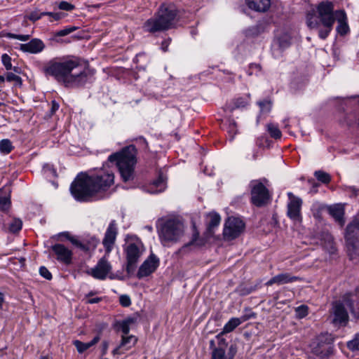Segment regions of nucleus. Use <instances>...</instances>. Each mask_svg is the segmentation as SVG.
<instances>
[{
	"instance_id": "nucleus-61",
	"label": "nucleus",
	"mask_w": 359,
	"mask_h": 359,
	"mask_svg": "<svg viewBox=\"0 0 359 359\" xmlns=\"http://www.w3.org/2000/svg\"><path fill=\"white\" fill-rule=\"evenodd\" d=\"M65 16V14L63 13H54L53 15V19L54 20H59L64 18Z\"/></svg>"
},
{
	"instance_id": "nucleus-41",
	"label": "nucleus",
	"mask_w": 359,
	"mask_h": 359,
	"mask_svg": "<svg viewBox=\"0 0 359 359\" xmlns=\"http://www.w3.org/2000/svg\"><path fill=\"white\" fill-rule=\"evenodd\" d=\"M262 112H269L271 109L272 102L269 100H264L257 102Z\"/></svg>"
},
{
	"instance_id": "nucleus-47",
	"label": "nucleus",
	"mask_w": 359,
	"mask_h": 359,
	"mask_svg": "<svg viewBox=\"0 0 359 359\" xmlns=\"http://www.w3.org/2000/svg\"><path fill=\"white\" fill-rule=\"evenodd\" d=\"M1 62L6 70L12 69L11 57L6 53L1 56Z\"/></svg>"
},
{
	"instance_id": "nucleus-46",
	"label": "nucleus",
	"mask_w": 359,
	"mask_h": 359,
	"mask_svg": "<svg viewBox=\"0 0 359 359\" xmlns=\"http://www.w3.org/2000/svg\"><path fill=\"white\" fill-rule=\"evenodd\" d=\"M6 36L9 39H18L22 41H27L30 39V35L29 34H16L13 33H8Z\"/></svg>"
},
{
	"instance_id": "nucleus-19",
	"label": "nucleus",
	"mask_w": 359,
	"mask_h": 359,
	"mask_svg": "<svg viewBox=\"0 0 359 359\" xmlns=\"http://www.w3.org/2000/svg\"><path fill=\"white\" fill-rule=\"evenodd\" d=\"M300 278L298 276H292L287 273H283L273 276L266 283V285L270 286L273 284L278 285H283L289 283L294 282L297 280H299Z\"/></svg>"
},
{
	"instance_id": "nucleus-64",
	"label": "nucleus",
	"mask_w": 359,
	"mask_h": 359,
	"mask_svg": "<svg viewBox=\"0 0 359 359\" xmlns=\"http://www.w3.org/2000/svg\"><path fill=\"white\" fill-rule=\"evenodd\" d=\"M12 69L17 74L21 73V69L18 67H12Z\"/></svg>"
},
{
	"instance_id": "nucleus-54",
	"label": "nucleus",
	"mask_w": 359,
	"mask_h": 359,
	"mask_svg": "<svg viewBox=\"0 0 359 359\" xmlns=\"http://www.w3.org/2000/svg\"><path fill=\"white\" fill-rule=\"evenodd\" d=\"M255 289H256L255 286V287H252V286L243 287L239 289V293L242 296L248 295V294H250L252 292H253L254 290H255Z\"/></svg>"
},
{
	"instance_id": "nucleus-21",
	"label": "nucleus",
	"mask_w": 359,
	"mask_h": 359,
	"mask_svg": "<svg viewBox=\"0 0 359 359\" xmlns=\"http://www.w3.org/2000/svg\"><path fill=\"white\" fill-rule=\"evenodd\" d=\"M249 8L257 12L264 13L271 6V0H246Z\"/></svg>"
},
{
	"instance_id": "nucleus-28",
	"label": "nucleus",
	"mask_w": 359,
	"mask_h": 359,
	"mask_svg": "<svg viewBox=\"0 0 359 359\" xmlns=\"http://www.w3.org/2000/svg\"><path fill=\"white\" fill-rule=\"evenodd\" d=\"M135 271H121V276H122V279L125 277H130L134 276ZM153 271H137L135 276L138 279H142L149 276Z\"/></svg>"
},
{
	"instance_id": "nucleus-8",
	"label": "nucleus",
	"mask_w": 359,
	"mask_h": 359,
	"mask_svg": "<svg viewBox=\"0 0 359 359\" xmlns=\"http://www.w3.org/2000/svg\"><path fill=\"white\" fill-rule=\"evenodd\" d=\"M251 188V203L256 207L261 208L267 205L270 201L269 189L258 180H252L250 184Z\"/></svg>"
},
{
	"instance_id": "nucleus-36",
	"label": "nucleus",
	"mask_w": 359,
	"mask_h": 359,
	"mask_svg": "<svg viewBox=\"0 0 359 359\" xmlns=\"http://www.w3.org/2000/svg\"><path fill=\"white\" fill-rule=\"evenodd\" d=\"M314 175L318 181L324 184H328L331 181L330 175L325 172L317 170L314 172Z\"/></svg>"
},
{
	"instance_id": "nucleus-52",
	"label": "nucleus",
	"mask_w": 359,
	"mask_h": 359,
	"mask_svg": "<svg viewBox=\"0 0 359 359\" xmlns=\"http://www.w3.org/2000/svg\"><path fill=\"white\" fill-rule=\"evenodd\" d=\"M42 16V12H39V11L35 10L32 11L29 15H27V18L32 22H35L39 20Z\"/></svg>"
},
{
	"instance_id": "nucleus-26",
	"label": "nucleus",
	"mask_w": 359,
	"mask_h": 359,
	"mask_svg": "<svg viewBox=\"0 0 359 359\" xmlns=\"http://www.w3.org/2000/svg\"><path fill=\"white\" fill-rule=\"evenodd\" d=\"M159 259L151 253L138 269H156L159 266Z\"/></svg>"
},
{
	"instance_id": "nucleus-59",
	"label": "nucleus",
	"mask_w": 359,
	"mask_h": 359,
	"mask_svg": "<svg viewBox=\"0 0 359 359\" xmlns=\"http://www.w3.org/2000/svg\"><path fill=\"white\" fill-rule=\"evenodd\" d=\"M170 41L171 39H168L167 40L162 41L161 49L163 50V51L166 52L168 50Z\"/></svg>"
},
{
	"instance_id": "nucleus-23",
	"label": "nucleus",
	"mask_w": 359,
	"mask_h": 359,
	"mask_svg": "<svg viewBox=\"0 0 359 359\" xmlns=\"http://www.w3.org/2000/svg\"><path fill=\"white\" fill-rule=\"evenodd\" d=\"M252 316L255 317V313H252L250 316H243L242 320L238 318H232L229 322L224 325L222 333H229L233 331L242 322L250 319Z\"/></svg>"
},
{
	"instance_id": "nucleus-20",
	"label": "nucleus",
	"mask_w": 359,
	"mask_h": 359,
	"mask_svg": "<svg viewBox=\"0 0 359 359\" xmlns=\"http://www.w3.org/2000/svg\"><path fill=\"white\" fill-rule=\"evenodd\" d=\"M85 272L88 276H91L94 278L99 280H104L107 277H109L111 279H122V276H121V271H117L116 274L114 273L112 271H85Z\"/></svg>"
},
{
	"instance_id": "nucleus-34",
	"label": "nucleus",
	"mask_w": 359,
	"mask_h": 359,
	"mask_svg": "<svg viewBox=\"0 0 359 359\" xmlns=\"http://www.w3.org/2000/svg\"><path fill=\"white\" fill-rule=\"evenodd\" d=\"M232 104H230L227 106L229 109L232 111L236 109L243 108L247 106V101L243 97H238L232 101Z\"/></svg>"
},
{
	"instance_id": "nucleus-43",
	"label": "nucleus",
	"mask_w": 359,
	"mask_h": 359,
	"mask_svg": "<svg viewBox=\"0 0 359 359\" xmlns=\"http://www.w3.org/2000/svg\"><path fill=\"white\" fill-rule=\"evenodd\" d=\"M280 48H285L290 45V37L287 34H284L278 39Z\"/></svg>"
},
{
	"instance_id": "nucleus-9",
	"label": "nucleus",
	"mask_w": 359,
	"mask_h": 359,
	"mask_svg": "<svg viewBox=\"0 0 359 359\" xmlns=\"http://www.w3.org/2000/svg\"><path fill=\"white\" fill-rule=\"evenodd\" d=\"M245 224L238 218L230 217L225 222L223 236L225 240L231 241L238 238L244 231Z\"/></svg>"
},
{
	"instance_id": "nucleus-39",
	"label": "nucleus",
	"mask_w": 359,
	"mask_h": 359,
	"mask_svg": "<svg viewBox=\"0 0 359 359\" xmlns=\"http://www.w3.org/2000/svg\"><path fill=\"white\" fill-rule=\"evenodd\" d=\"M77 29H78V27H74V26L68 27H66V28L61 29L58 32H56L54 34V36H55V37L65 36H67V35L71 34L72 32L76 31Z\"/></svg>"
},
{
	"instance_id": "nucleus-10",
	"label": "nucleus",
	"mask_w": 359,
	"mask_h": 359,
	"mask_svg": "<svg viewBox=\"0 0 359 359\" xmlns=\"http://www.w3.org/2000/svg\"><path fill=\"white\" fill-rule=\"evenodd\" d=\"M332 341V335L325 333L319 335L316 339V342H314L312 347L311 353L316 355L319 358H323L328 355L329 348L328 346Z\"/></svg>"
},
{
	"instance_id": "nucleus-27",
	"label": "nucleus",
	"mask_w": 359,
	"mask_h": 359,
	"mask_svg": "<svg viewBox=\"0 0 359 359\" xmlns=\"http://www.w3.org/2000/svg\"><path fill=\"white\" fill-rule=\"evenodd\" d=\"M137 318L134 317H128L126 320L117 323L116 327L121 330L124 335H127L130 332V325L136 323Z\"/></svg>"
},
{
	"instance_id": "nucleus-29",
	"label": "nucleus",
	"mask_w": 359,
	"mask_h": 359,
	"mask_svg": "<svg viewBox=\"0 0 359 359\" xmlns=\"http://www.w3.org/2000/svg\"><path fill=\"white\" fill-rule=\"evenodd\" d=\"M152 186L155 188L154 190H151V193L156 194L163 191L165 188V179L162 174H160L158 178L152 183Z\"/></svg>"
},
{
	"instance_id": "nucleus-32",
	"label": "nucleus",
	"mask_w": 359,
	"mask_h": 359,
	"mask_svg": "<svg viewBox=\"0 0 359 359\" xmlns=\"http://www.w3.org/2000/svg\"><path fill=\"white\" fill-rule=\"evenodd\" d=\"M14 149V147L12 144V142L8 139H4L0 141V152L4 154H10L13 149Z\"/></svg>"
},
{
	"instance_id": "nucleus-37",
	"label": "nucleus",
	"mask_w": 359,
	"mask_h": 359,
	"mask_svg": "<svg viewBox=\"0 0 359 359\" xmlns=\"http://www.w3.org/2000/svg\"><path fill=\"white\" fill-rule=\"evenodd\" d=\"M224 349L214 348L211 353V359H226Z\"/></svg>"
},
{
	"instance_id": "nucleus-1",
	"label": "nucleus",
	"mask_w": 359,
	"mask_h": 359,
	"mask_svg": "<svg viewBox=\"0 0 359 359\" xmlns=\"http://www.w3.org/2000/svg\"><path fill=\"white\" fill-rule=\"evenodd\" d=\"M114 182L111 170L100 168L94 173H81L70 186V191L79 201H88L97 194L106 191Z\"/></svg>"
},
{
	"instance_id": "nucleus-58",
	"label": "nucleus",
	"mask_w": 359,
	"mask_h": 359,
	"mask_svg": "<svg viewBox=\"0 0 359 359\" xmlns=\"http://www.w3.org/2000/svg\"><path fill=\"white\" fill-rule=\"evenodd\" d=\"M39 273L47 280H50L52 278V274L50 271H39Z\"/></svg>"
},
{
	"instance_id": "nucleus-16",
	"label": "nucleus",
	"mask_w": 359,
	"mask_h": 359,
	"mask_svg": "<svg viewBox=\"0 0 359 359\" xmlns=\"http://www.w3.org/2000/svg\"><path fill=\"white\" fill-rule=\"evenodd\" d=\"M46 46L44 43L39 39H32L27 43L20 44V50L24 53L31 54H37L42 52Z\"/></svg>"
},
{
	"instance_id": "nucleus-18",
	"label": "nucleus",
	"mask_w": 359,
	"mask_h": 359,
	"mask_svg": "<svg viewBox=\"0 0 359 359\" xmlns=\"http://www.w3.org/2000/svg\"><path fill=\"white\" fill-rule=\"evenodd\" d=\"M335 15L338 22L337 32L341 36H344L349 32V27L346 22V14L344 11L338 10L335 11Z\"/></svg>"
},
{
	"instance_id": "nucleus-35",
	"label": "nucleus",
	"mask_w": 359,
	"mask_h": 359,
	"mask_svg": "<svg viewBox=\"0 0 359 359\" xmlns=\"http://www.w3.org/2000/svg\"><path fill=\"white\" fill-rule=\"evenodd\" d=\"M267 129L271 137L274 139H280L281 137V132L277 126L273 123H269L267 125Z\"/></svg>"
},
{
	"instance_id": "nucleus-30",
	"label": "nucleus",
	"mask_w": 359,
	"mask_h": 359,
	"mask_svg": "<svg viewBox=\"0 0 359 359\" xmlns=\"http://www.w3.org/2000/svg\"><path fill=\"white\" fill-rule=\"evenodd\" d=\"M210 222L208 225V231L212 233L215 227H217L221 221V217L219 214L214 212L210 214Z\"/></svg>"
},
{
	"instance_id": "nucleus-12",
	"label": "nucleus",
	"mask_w": 359,
	"mask_h": 359,
	"mask_svg": "<svg viewBox=\"0 0 359 359\" xmlns=\"http://www.w3.org/2000/svg\"><path fill=\"white\" fill-rule=\"evenodd\" d=\"M126 255V269H134L142 255L139 247L135 243H129L125 249Z\"/></svg>"
},
{
	"instance_id": "nucleus-50",
	"label": "nucleus",
	"mask_w": 359,
	"mask_h": 359,
	"mask_svg": "<svg viewBox=\"0 0 359 359\" xmlns=\"http://www.w3.org/2000/svg\"><path fill=\"white\" fill-rule=\"evenodd\" d=\"M58 8L60 10L71 11L75 8V6H74V5L70 4L67 1H62L59 4Z\"/></svg>"
},
{
	"instance_id": "nucleus-63",
	"label": "nucleus",
	"mask_w": 359,
	"mask_h": 359,
	"mask_svg": "<svg viewBox=\"0 0 359 359\" xmlns=\"http://www.w3.org/2000/svg\"><path fill=\"white\" fill-rule=\"evenodd\" d=\"M198 235H199V233L198 232H196L193 234L192 240L191 241V243L196 241V240L198 237Z\"/></svg>"
},
{
	"instance_id": "nucleus-17",
	"label": "nucleus",
	"mask_w": 359,
	"mask_h": 359,
	"mask_svg": "<svg viewBox=\"0 0 359 359\" xmlns=\"http://www.w3.org/2000/svg\"><path fill=\"white\" fill-rule=\"evenodd\" d=\"M348 321V315L342 303H336L334 306L333 323L341 325H346Z\"/></svg>"
},
{
	"instance_id": "nucleus-2",
	"label": "nucleus",
	"mask_w": 359,
	"mask_h": 359,
	"mask_svg": "<svg viewBox=\"0 0 359 359\" xmlns=\"http://www.w3.org/2000/svg\"><path fill=\"white\" fill-rule=\"evenodd\" d=\"M41 71L45 76L53 77L65 88L82 87L88 81V74L78 60L53 58L44 64Z\"/></svg>"
},
{
	"instance_id": "nucleus-15",
	"label": "nucleus",
	"mask_w": 359,
	"mask_h": 359,
	"mask_svg": "<svg viewBox=\"0 0 359 359\" xmlns=\"http://www.w3.org/2000/svg\"><path fill=\"white\" fill-rule=\"evenodd\" d=\"M302 201L299 198H293L287 204V216L294 222L302 221L301 207Z\"/></svg>"
},
{
	"instance_id": "nucleus-60",
	"label": "nucleus",
	"mask_w": 359,
	"mask_h": 359,
	"mask_svg": "<svg viewBox=\"0 0 359 359\" xmlns=\"http://www.w3.org/2000/svg\"><path fill=\"white\" fill-rule=\"evenodd\" d=\"M349 191L351 193V196L354 197H357L359 196V188L356 189L354 187H350L348 188Z\"/></svg>"
},
{
	"instance_id": "nucleus-55",
	"label": "nucleus",
	"mask_w": 359,
	"mask_h": 359,
	"mask_svg": "<svg viewBox=\"0 0 359 359\" xmlns=\"http://www.w3.org/2000/svg\"><path fill=\"white\" fill-rule=\"evenodd\" d=\"M109 348V342L107 341H103L100 346L101 355H104L107 353Z\"/></svg>"
},
{
	"instance_id": "nucleus-33",
	"label": "nucleus",
	"mask_w": 359,
	"mask_h": 359,
	"mask_svg": "<svg viewBox=\"0 0 359 359\" xmlns=\"http://www.w3.org/2000/svg\"><path fill=\"white\" fill-rule=\"evenodd\" d=\"M22 226V222L19 218H13L8 225L9 232L12 233H18Z\"/></svg>"
},
{
	"instance_id": "nucleus-53",
	"label": "nucleus",
	"mask_w": 359,
	"mask_h": 359,
	"mask_svg": "<svg viewBox=\"0 0 359 359\" xmlns=\"http://www.w3.org/2000/svg\"><path fill=\"white\" fill-rule=\"evenodd\" d=\"M325 248L327 250L330 254H334L337 251V248L333 242L332 238H330L327 243H325Z\"/></svg>"
},
{
	"instance_id": "nucleus-40",
	"label": "nucleus",
	"mask_w": 359,
	"mask_h": 359,
	"mask_svg": "<svg viewBox=\"0 0 359 359\" xmlns=\"http://www.w3.org/2000/svg\"><path fill=\"white\" fill-rule=\"evenodd\" d=\"M111 266L105 257L101 258L92 269H111Z\"/></svg>"
},
{
	"instance_id": "nucleus-24",
	"label": "nucleus",
	"mask_w": 359,
	"mask_h": 359,
	"mask_svg": "<svg viewBox=\"0 0 359 359\" xmlns=\"http://www.w3.org/2000/svg\"><path fill=\"white\" fill-rule=\"evenodd\" d=\"M100 340V337L99 334H97L94 338L89 342L84 343L79 340H74L72 344L76 348L77 351L79 353H84L86 350L90 348V347L95 346L98 341Z\"/></svg>"
},
{
	"instance_id": "nucleus-14",
	"label": "nucleus",
	"mask_w": 359,
	"mask_h": 359,
	"mask_svg": "<svg viewBox=\"0 0 359 359\" xmlns=\"http://www.w3.org/2000/svg\"><path fill=\"white\" fill-rule=\"evenodd\" d=\"M117 233L116 222L112 220L105 232L104 237L102 241V244L107 253H109L111 251Z\"/></svg>"
},
{
	"instance_id": "nucleus-5",
	"label": "nucleus",
	"mask_w": 359,
	"mask_h": 359,
	"mask_svg": "<svg viewBox=\"0 0 359 359\" xmlns=\"http://www.w3.org/2000/svg\"><path fill=\"white\" fill-rule=\"evenodd\" d=\"M336 21L334 4L329 1H324L318 4L316 13L314 11L308 13L306 23L310 29L317 28L319 24L334 25Z\"/></svg>"
},
{
	"instance_id": "nucleus-44",
	"label": "nucleus",
	"mask_w": 359,
	"mask_h": 359,
	"mask_svg": "<svg viewBox=\"0 0 359 359\" xmlns=\"http://www.w3.org/2000/svg\"><path fill=\"white\" fill-rule=\"evenodd\" d=\"M296 316L299 318H303L308 315V306L301 305L295 309Z\"/></svg>"
},
{
	"instance_id": "nucleus-49",
	"label": "nucleus",
	"mask_w": 359,
	"mask_h": 359,
	"mask_svg": "<svg viewBox=\"0 0 359 359\" xmlns=\"http://www.w3.org/2000/svg\"><path fill=\"white\" fill-rule=\"evenodd\" d=\"M238 351L236 344H233L229 347L227 355H226V359H234L235 355Z\"/></svg>"
},
{
	"instance_id": "nucleus-11",
	"label": "nucleus",
	"mask_w": 359,
	"mask_h": 359,
	"mask_svg": "<svg viewBox=\"0 0 359 359\" xmlns=\"http://www.w3.org/2000/svg\"><path fill=\"white\" fill-rule=\"evenodd\" d=\"M57 240L59 241H64L65 240L69 241L72 245L79 248L83 252H88L90 249H94L96 248L97 243H99V240L96 238H93L91 239V242L88 243H83L78 240L75 236H73L70 234V233L65 231L62 233H60L57 236Z\"/></svg>"
},
{
	"instance_id": "nucleus-62",
	"label": "nucleus",
	"mask_w": 359,
	"mask_h": 359,
	"mask_svg": "<svg viewBox=\"0 0 359 359\" xmlns=\"http://www.w3.org/2000/svg\"><path fill=\"white\" fill-rule=\"evenodd\" d=\"M121 348H123V346H121V344H119V346H118L116 348H115L113 351H112V354L114 355H120V354H122L123 353L122 351H121Z\"/></svg>"
},
{
	"instance_id": "nucleus-3",
	"label": "nucleus",
	"mask_w": 359,
	"mask_h": 359,
	"mask_svg": "<svg viewBox=\"0 0 359 359\" xmlns=\"http://www.w3.org/2000/svg\"><path fill=\"white\" fill-rule=\"evenodd\" d=\"M137 149L134 145L123 147L119 152L110 155L108 161L115 163L123 182L133 180L137 163Z\"/></svg>"
},
{
	"instance_id": "nucleus-6",
	"label": "nucleus",
	"mask_w": 359,
	"mask_h": 359,
	"mask_svg": "<svg viewBox=\"0 0 359 359\" xmlns=\"http://www.w3.org/2000/svg\"><path fill=\"white\" fill-rule=\"evenodd\" d=\"M345 239L349 260L359 264V212L346 229Z\"/></svg>"
},
{
	"instance_id": "nucleus-48",
	"label": "nucleus",
	"mask_w": 359,
	"mask_h": 359,
	"mask_svg": "<svg viewBox=\"0 0 359 359\" xmlns=\"http://www.w3.org/2000/svg\"><path fill=\"white\" fill-rule=\"evenodd\" d=\"M131 341H133V345H134L136 343V341H137V339L134 336H133V335L128 336V337H126L125 335L123 336L121 341L120 343L121 346L125 347L128 344H130Z\"/></svg>"
},
{
	"instance_id": "nucleus-56",
	"label": "nucleus",
	"mask_w": 359,
	"mask_h": 359,
	"mask_svg": "<svg viewBox=\"0 0 359 359\" xmlns=\"http://www.w3.org/2000/svg\"><path fill=\"white\" fill-rule=\"evenodd\" d=\"M102 300V297H95V298H90L87 299L86 301V304H97L100 302Z\"/></svg>"
},
{
	"instance_id": "nucleus-45",
	"label": "nucleus",
	"mask_w": 359,
	"mask_h": 359,
	"mask_svg": "<svg viewBox=\"0 0 359 359\" xmlns=\"http://www.w3.org/2000/svg\"><path fill=\"white\" fill-rule=\"evenodd\" d=\"M224 333H222L220 332L219 334H218L216 337L218 340V344H217V346L215 347L216 348H221V349H224L226 351V348H227V346H228V344L226 342V340L222 337V335L224 334Z\"/></svg>"
},
{
	"instance_id": "nucleus-42",
	"label": "nucleus",
	"mask_w": 359,
	"mask_h": 359,
	"mask_svg": "<svg viewBox=\"0 0 359 359\" xmlns=\"http://www.w3.org/2000/svg\"><path fill=\"white\" fill-rule=\"evenodd\" d=\"M348 348L351 351H355L358 349L359 346V333H357L354 338L347 343Z\"/></svg>"
},
{
	"instance_id": "nucleus-7",
	"label": "nucleus",
	"mask_w": 359,
	"mask_h": 359,
	"mask_svg": "<svg viewBox=\"0 0 359 359\" xmlns=\"http://www.w3.org/2000/svg\"><path fill=\"white\" fill-rule=\"evenodd\" d=\"M183 233V224L178 219H169L161 225L159 236L164 242H177Z\"/></svg>"
},
{
	"instance_id": "nucleus-25",
	"label": "nucleus",
	"mask_w": 359,
	"mask_h": 359,
	"mask_svg": "<svg viewBox=\"0 0 359 359\" xmlns=\"http://www.w3.org/2000/svg\"><path fill=\"white\" fill-rule=\"evenodd\" d=\"M330 215L340 224L343 225L344 223V208L340 205H335L333 206H330L328 209Z\"/></svg>"
},
{
	"instance_id": "nucleus-31",
	"label": "nucleus",
	"mask_w": 359,
	"mask_h": 359,
	"mask_svg": "<svg viewBox=\"0 0 359 359\" xmlns=\"http://www.w3.org/2000/svg\"><path fill=\"white\" fill-rule=\"evenodd\" d=\"M334 25H326V24H319L318 27V36L322 39H325L330 32L332 29Z\"/></svg>"
},
{
	"instance_id": "nucleus-13",
	"label": "nucleus",
	"mask_w": 359,
	"mask_h": 359,
	"mask_svg": "<svg viewBox=\"0 0 359 359\" xmlns=\"http://www.w3.org/2000/svg\"><path fill=\"white\" fill-rule=\"evenodd\" d=\"M56 259L65 265H69L72 261V252L64 245L57 243L50 247Z\"/></svg>"
},
{
	"instance_id": "nucleus-22",
	"label": "nucleus",
	"mask_w": 359,
	"mask_h": 359,
	"mask_svg": "<svg viewBox=\"0 0 359 359\" xmlns=\"http://www.w3.org/2000/svg\"><path fill=\"white\" fill-rule=\"evenodd\" d=\"M11 189L9 187H3L0 189V210L8 211L11 207Z\"/></svg>"
},
{
	"instance_id": "nucleus-57",
	"label": "nucleus",
	"mask_w": 359,
	"mask_h": 359,
	"mask_svg": "<svg viewBox=\"0 0 359 359\" xmlns=\"http://www.w3.org/2000/svg\"><path fill=\"white\" fill-rule=\"evenodd\" d=\"M59 109V104L55 101L53 100L51 102V109H50V114L53 115L55 113L56 111H57Z\"/></svg>"
},
{
	"instance_id": "nucleus-38",
	"label": "nucleus",
	"mask_w": 359,
	"mask_h": 359,
	"mask_svg": "<svg viewBox=\"0 0 359 359\" xmlns=\"http://www.w3.org/2000/svg\"><path fill=\"white\" fill-rule=\"evenodd\" d=\"M6 81L8 82H15L17 86H22V80L19 76L12 73L8 72L6 74Z\"/></svg>"
},
{
	"instance_id": "nucleus-51",
	"label": "nucleus",
	"mask_w": 359,
	"mask_h": 359,
	"mask_svg": "<svg viewBox=\"0 0 359 359\" xmlns=\"http://www.w3.org/2000/svg\"><path fill=\"white\" fill-rule=\"evenodd\" d=\"M119 303L123 307H128L131 304V300L128 295L122 294L119 297Z\"/></svg>"
},
{
	"instance_id": "nucleus-4",
	"label": "nucleus",
	"mask_w": 359,
	"mask_h": 359,
	"mask_svg": "<svg viewBox=\"0 0 359 359\" xmlns=\"http://www.w3.org/2000/svg\"><path fill=\"white\" fill-rule=\"evenodd\" d=\"M177 11L172 5L163 4L156 15L148 19L143 25L145 32L156 33L171 29L175 22Z\"/></svg>"
}]
</instances>
